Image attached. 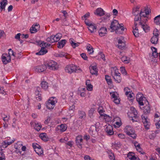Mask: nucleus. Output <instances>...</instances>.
<instances>
[{"label":"nucleus","instance_id":"1","mask_svg":"<svg viewBox=\"0 0 160 160\" xmlns=\"http://www.w3.org/2000/svg\"><path fill=\"white\" fill-rule=\"evenodd\" d=\"M122 25V24H119L117 20H114L112 22L110 26L111 28L112 29L111 32L115 31L117 34L120 33L121 32H119L120 31H123L124 30Z\"/></svg>","mask_w":160,"mask_h":160},{"label":"nucleus","instance_id":"2","mask_svg":"<svg viewBox=\"0 0 160 160\" xmlns=\"http://www.w3.org/2000/svg\"><path fill=\"white\" fill-rule=\"evenodd\" d=\"M124 132L127 135L129 136L130 137L134 139H135L137 137V135L135 133L134 129L130 126L128 125L126 126L124 129Z\"/></svg>","mask_w":160,"mask_h":160},{"label":"nucleus","instance_id":"3","mask_svg":"<svg viewBox=\"0 0 160 160\" xmlns=\"http://www.w3.org/2000/svg\"><path fill=\"white\" fill-rule=\"evenodd\" d=\"M81 69L79 67L73 64H71L67 65L65 68L66 72L71 74L73 72H78Z\"/></svg>","mask_w":160,"mask_h":160},{"label":"nucleus","instance_id":"4","mask_svg":"<svg viewBox=\"0 0 160 160\" xmlns=\"http://www.w3.org/2000/svg\"><path fill=\"white\" fill-rule=\"evenodd\" d=\"M57 102V99L55 97H51L46 102V105L48 109H52L54 108L55 104Z\"/></svg>","mask_w":160,"mask_h":160},{"label":"nucleus","instance_id":"5","mask_svg":"<svg viewBox=\"0 0 160 160\" xmlns=\"http://www.w3.org/2000/svg\"><path fill=\"white\" fill-rule=\"evenodd\" d=\"M136 100L140 106H143L146 104H148V102L146 98L143 97L141 93L137 94L136 95Z\"/></svg>","mask_w":160,"mask_h":160},{"label":"nucleus","instance_id":"6","mask_svg":"<svg viewBox=\"0 0 160 160\" xmlns=\"http://www.w3.org/2000/svg\"><path fill=\"white\" fill-rule=\"evenodd\" d=\"M46 66V68L51 70H56L59 68L57 63L52 60L49 61L47 63Z\"/></svg>","mask_w":160,"mask_h":160},{"label":"nucleus","instance_id":"7","mask_svg":"<svg viewBox=\"0 0 160 160\" xmlns=\"http://www.w3.org/2000/svg\"><path fill=\"white\" fill-rule=\"evenodd\" d=\"M150 12V10L149 9H146L144 10H141L140 13L141 20L143 22L147 21V16L149 14Z\"/></svg>","mask_w":160,"mask_h":160},{"label":"nucleus","instance_id":"8","mask_svg":"<svg viewBox=\"0 0 160 160\" xmlns=\"http://www.w3.org/2000/svg\"><path fill=\"white\" fill-rule=\"evenodd\" d=\"M141 117L142 122L144 125V128L147 130L149 129L151 125L150 119L148 118L147 116L144 115H142Z\"/></svg>","mask_w":160,"mask_h":160},{"label":"nucleus","instance_id":"9","mask_svg":"<svg viewBox=\"0 0 160 160\" xmlns=\"http://www.w3.org/2000/svg\"><path fill=\"white\" fill-rule=\"evenodd\" d=\"M85 22L88 26V30L91 33L94 32L97 29V26L95 24L88 21V20H85Z\"/></svg>","mask_w":160,"mask_h":160},{"label":"nucleus","instance_id":"10","mask_svg":"<svg viewBox=\"0 0 160 160\" xmlns=\"http://www.w3.org/2000/svg\"><path fill=\"white\" fill-rule=\"evenodd\" d=\"M157 31L158 30L157 29H156L154 30L153 32V36L150 39V41L151 43L154 44H157L158 41L159 34L158 32Z\"/></svg>","mask_w":160,"mask_h":160},{"label":"nucleus","instance_id":"11","mask_svg":"<svg viewBox=\"0 0 160 160\" xmlns=\"http://www.w3.org/2000/svg\"><path fill=\"white\" fill-rule=\"evenodd\" d=\"M67 126L65 124L58 125L56 128L55 131L58 133L65 131L67 129Z\"/></svg>","mask_w":160,"mask_h":160},{"label":"nucleus","instance_id":"12","mask_svg":"<svg viewBox=\"0 0 160 160\" xmlns=\"http://www.w3.org/2000/svg\"><path fill=\"white\" fill-rule=\"evenodd\" d=\"M1 58L2 61L4 64H7L11 61V57L7 54H3Z\"/></svg>","mask_w":160,"mask_h":160},{"label":"nucleus","instance_id":"13","mask_svg":"<svg viewBox=\"0 0 160 160\" xmlns=\"http://www.w3.org/2000/svg\"><path fill=\"white\" fill-rule=\"evenodd\" d=\"M76 143L78 147L80 148H82L83 143V138L82 136L78 135L76 138Z\"/></svg>","mask_w":160,"mask_h":160},{"label":"nucleus","instance_id":"14","mask_svg":"<svg viewBox=\"0 0 160 160\" xmlns=\"http://www.w3.org/2000/svg\"><path fill=\"white\" fill-rule=\"evenodd\" d=\"M89 132L92 137H95L97 134V131L96 127L94 125L92 126L90 128Z\"/></svg>","mask_w":160,"mask_h":160},{"label":"nucleus","instance_id":"15","mask_svg":"<svg viewBox=\"0 0 160 160\" xmlns=\"http://www.w3.org/2000/svg\"><path fill=\"white\" fill-rule=\"evenodd\" d=\"M112 149L116 150L120 148L121 147V143L118 141H115L112 143Z\"/></svg>","mask_w":160,"mask_h":160},{"label":"nucleus","instance_id":"16","mask_svg":"<svg viewBox=\"0 0 160 160\" xmlns=\"http://www.w3.org/2000/svg\"><path fill=\"white\" fill-rule=\"evenodd\" d=\"M99 35L100 37L105 36L107 33V29L104 27H102L98 31Z\"/></svg>","mask_w":160,"mask_h":160},{"label":"nucleus","instance_id":"17","mask_svg":"<svg viewBox=\"0 0 160 160\" xmlns=\"http://www.w3.org/2000/svg\"><path fill=\"white\" fill-rule=\"evenodd\" d=\"M127 157L130 160H140L137 156L132 152H129L127 155Z\"/></svg>","mask_w":160,"mask_h":160},{"label":"nucleus","instance_id":"18","mask_svg":"<svg viewBox=\"0 0 160 160\" xmlns=\"http://www.w3.org/2000/svg\"><path fill=\"white\" fill-rule=\"evenodd\" d=\"M89 68L90 72L92 74L98 75V71L96 66H91Z\"/></svg>","mask_w":160,"mask_h":160},{"label":"nucleus","instance_id":"19","mask_svg":"<svg viewBox=\"0 0 160 160\" xmlns=\"http://www.w3.org/2000/svg\"><path fill=\"white\" fill-rule=\"evenodd\" d=\"M15 140L14 138H13V139H12L11 141H8L6 140L2 143L1 145L3 148H6L8 146L13 143Z\"/></svg>","mask_w":160,"mask_h":160},{"label":"nucleus","instance_id":"20","mask_svg":"<svg viewBox=\"0 0 160 160\" xmlns=\"http://www.w3.org/2000/svg\"><path fill=\"white\" fill-rule=\"evenodd\" d=\"M46 68V65H42L36 67L35 68V71L39 72H42L45 70Z\"/></svg>","mask_w":160,"mask_h":160},{"label":"nucleus","instance_id":"21","mask_svg":"<svg viewBox=\"0 0 160 160\" xmlns=\"http://www.w3.org/2000/svg\"><path fill=\"white\" fill-rule=\"evenodd\" d=\"M111 74L112 77L121 75L119 72L118 70L115 67H112L111 68Z\"/></svg>","mask_w":160,"mask_h":160},{"label":"nucleus","instance_id":"22","mask_svg":"<svg viewBox=\"0 0 160 160\" xmlns=\"http://www.w3.org/2000/svg\"><path fill=\"white\" fill-rule=\"evenodd\" d=\"M138 23H135V25L133 27V33L134 36L136 38L138 37L139 35L138 28L137 27Z\"/></svg>","mask_w":160,"mask_h":160},{"label":"nucleus","instance_id":"23","mask_svg":"<svg viewBox=\"0 0 160 160\" xmlns=\"http://www.w3.org/2000/svg\"><path fill=\"white\" fill-rule=\"evenodd\" d=\"M105 131L109 135H111L113 134V128L111 125H108L105 129Z\"/></svg>","mask_w":160,"mask_h":160},{"label":"nucleus","instance_id":"24","mask_svg":"<svg viewBox=\"0 0 160 160\" xmlns=\"http://www.w3.org/2000/svg\"><path fill=\"white\" fill-rule=\"evenodd\" d=\"M106 152L108 154L109 158L110 160H116L114 154L111 150L107 149Z\"/></svg>","mask_w":160,"mask_h":160},{"label":"nucleus","instance_id":"25","mask_svg":"<svg viewBox=\"0 0 160 160\" xmlns=\"http://www.w3.org/2000/svg\"><path fill=\"white\" fill-rule=\"evenodd\" d=\"M146 22H143L141 20V22H139V25L145 32H147L149 30L148 28L147 27V26L145 24Z\"/></svg>","mask_w":160,"mask_h":160},{"label":"nucleus","instance_id":"26","mask_svg":"<svg viewBox=\"0 0 160 160\" xmlns=\"http://www.w3.org/2000/svg\"><path fill=\"white\" fill-rule=\"evenodd\" d=\"M145 106L143 107L142 110L145 114H147L149 113L150 112V108L149 103L146 104Z\"/></svg>","mask_w":160,"mask_h":160},{"label":"nucleus","instance_id":"27","mask_svg":"<svg viewBox=\"0 0 160 160\" xmlns=\"http://www.w3.org/2000/svg\"><path fill=\"white\" fill-rule=\"evenodd\" d=\"M133 144L135 146L137 150L139 152H141L142 154V149L140 145L138 143V142L137 141L134 142H133Z\"/></svg>","mask_w":160,"mask_h":160},{"label":"nucleus","instance_id":"28","mask_svg":"<svg viewBox=\"0 0 160 160\" xmlns=\"http://www.w3.org/2000/svg\"><path fill=\"white\" fill-rule=\"evenodd\" d=\"M40 26L39 24H36L34 27L33 26L30 29V31L31 33H35L37 32L39 29Z\"/></svg>","mask_w":160,"mask_h":160},{"label":"nucleus","instance_id":"29","mask_svg":"<svg viewBox=\"0 0 160 160\" xmlns=\"http://www.w3.org/2000/svg\"><path fill=\"white\" fill-rule=\"evenodd\" d=\"M94 13L95 14L100 16H102L104 14V11L101 8H97L94 12Z\"/></svg>","mask_w":160,"mask_h":160},{"label":"nucleus","instance_id":"30","mask_svg":"<svg viewBox=\"0 0 160 160\" xmlns=\"http://www.w3.org/2000/svg\"><path fill=\"white\" fill-rule=\"evenodd\" d=\"M8 1L7 0H2L0 2V9L1 10L5 11V7L8 4Z\"/></svg>","mask_w":160,"mask_h":160},{"label":"nucleus","instance_id":"31","mask_svg":"<svg viewBox=\"0 0 160 160\" xmlns=\"http://www.w3.org/2000/svg\"><path fill=\"white\" fill-rule=\"evenodd\" d=\"M39 137L42 140L45 142L47 141L49 139L47 135L45 133H42L39 135Z\"/></svg>","mask_w":160,"mask_h":160},{"label":"nucleus","instance_id":"32","mask_svg":"<svg viewBox=\"0 0 160 160\" xmlns=\"http://www.w3.org/2000/svg\"><path fill=\"white\" fill-rule=\"evenodd\" d=\"M78 117L79 119H84L86 117V113L82 111L79 110Z\"/></svg>","mask_w":160,"mask_h":160},{"label":"nucleus","instance_id":"33","mask_svg":"<svg viewBox=\"0 0 160 160\" xmlns=\"http://www.w3.org/2000/svg\"><path fill=\"white\" fill-rule=\"evenodd\" d=\"M47 52V50L44 47H43L41 48L39 52H36V54L38 55H42L46 54Z\"/></svg>","mask_w":160,"mask_h":160},{"label":"nucleus","instance_id":"34","mask_svg":"<svg viewBox=\"0 0 160 160\" xmlns=\"http://www.w3.org/2000/svg\"><path fill=\"white\" fill-rule=\"evenodd\" d=\"M57 56L61 58L65 57L67 59H69L70 58V56L69 55L64 52H59L57 54Z\"/></svg>","mask_w":160,"mask_h":160},{"label":"nucleus","instance_id":"35","mask_svg":"<svg viewBox=\"0 0 160 160\" xmlns=\"http://www.w3.org/2000/svg\"><path fill=\"white\" fill-rule=\"evenodd\" d=\"M36 43L37 45H40L41 48L44 47L45 48L47 47V46L48 45V43L41 41H37L36 42Z\"/></svg>","mask_w":160,"mask_h":160},{"label":"nucleus","instance_id":"36","mask_svg":"<svg viewBox=\"0 0 160 160\" xmlns=\"http://www.w3.org/2000/svg\"><path fill=\"white\" fill-rule=\"evenodd\" d=\"M98 112L100 115V117L102 118L103 116L105 114L104 113L105 112L104 108L102 106H99L98 108Z\"/></svg>","mask_w":160,"mask_h":160},{"label":"nucleus","instance_id":"37","mask_svg":"<svg viewBox=\"0 0 160 160\" xmlns=\"http://www.w3.org/2000/svg\"><path fill=\"white\" fill-rule=\"evenodd\" d=\"M140 11L139 8L137 7L133 9L132 13L134 16L140 15Z\"/></svg>","mask_w":160,"mask_h":160},{"label":"nucleus","instance_id":"38","mask_svg":"<svg viewBox=\"0 0 160 160\" xmlns=\"http://www.w3.org/2000/svg\"><path fill=\"white\" fill-rule=\"evenodd\" d=\"M86 49L88 51V53L89 54H92L94 51L92 46L90 44H88L86 47Z\"/></svg>","mask_w":160,"mask_h":160},{"label":"nucleus","instance_id":"39","mask_svg":"<svg viewBox=\"0 0 160 160\" xmlns=\"http://www.w3.org/2000/svg\"><path fill=\"white\" fill-rule=\"evenodd\" d=\"M66 42V40L64 39L61 40L60 42H59L58 44V48H62Z\"/></svg>","mask_w":160,"mask_h":160},{"label":"nucleus","instance_id":"40","mask_svg":"<svg viewBox=\"0 0 160 160\" xmlns=\"http://www.w3.org/2000/svg\"><path fill=\"white\" fill-rule=\"evenodd\" d=\"M74 40L73 38H71L69 39V42L73 48H75L76 47H78L79 46V43L78 42L75 43L74 42Z\"/></svg>","mask_w":160,"mask_h":160},{"label":"nucleus","instance_id":"41","mask_svg":"<svg viewBox=\"0 0 160 160\" xmlns=\"http://www.w3.org/2000/svg\"><path fill=\"white\" fill-rule=\"evenodd\" d=\"M151 48L152 52V56L155 58H157L158 56V53L157 52V48L154 47H152Z\"/></svg>","mask_w":160,"mask_h":160},{"label":"nucleus","instance_id":"42","mask_svg":"<svg viewBox=\"0 0 160 160\" xmlns=\"http://www.w3.org/2000/svg\"><path fill=\"white\" fill-rule=\"evenodd\" d=\"M154 22L157 25L160 24V14L154 18Z\"/></svg>","mask_w":160,"mask_h":160},{"label":"nucleus","instance_id":"43","mask_svg":"<svg viewBox=\"0 0 160 160\" xmlns=\"http://www.w3.org/2000/svg\"><path fill=\"white\" fill-rule=\"evenodd\" d=\"M42 128V126L41 124L38 122H35L34 128L37 131H39Z\"/></svg>","mask_w":160,"mask_h":160},{"label":"nucleus","instance_id":"44","mask_svg":"<svg viewBox=\"0 0 160 160\" xmlns=\"http://www.w3.org/2000/svg\"><path fill=\"white\" fill-rule=\"evenodd\" d=\"M87 92V90L85 88H81L80 91V95L82 97H85L86 95V92Z\"/></svg>","mask_w":160,"mask_h":160},{"label":"nucleus","instance_id":"45","mask_svg":"<svg viewBox=\"0 0 160 160\" xmlns=\"http://www.w3.org/2000/svg\"><path fill=\"white\" fill-rule=\"evenodd\" d=\"M46 40L47 42L51 43H52L56 42L54 39V35H52L50 37H48L47 38Z\"/></svg>","mask_w":160,"mask_h":160},{"label":"nucleus","instance_id":"46","mask_svg":"<svg viewBox=\"0 0 160 160\" xmlns=\"http://www.w3.org/2000/svg\"><path fill=\"white\" fill-rule=\"evenodd\" d=\"M118 47L120 49H122V48L125 46V43L121 39H119L118 40Z\"/></svg>","mask_w":160,"mask_h":160},{"label":"nucleus","instance_id":"47","mask_svg":"<svg viewBox=\"0 0 160 160\" xmlns=\"http://www.w3.org/2000/svg\"><path fill=\"white\" fill-rule=\"evenodd\" d=\"M42 88L45 90H47L48 87V84L46 81H42L41 82Z\"/></svg>","mask_w":160,"mask_h":160},{"label":"nucleus","instance_id":"48","mask_svg":"<svg viewBox=\"0 0 160 160\" xmlns=\"http://www.w3.org/2000/svg\"><path fill=\"white\" fill-rule=\"evenodd\" d=\"M105 79L108 85H110L112 83V80L110 76L108 75H106L105 76Z\"/></svg>","mask_w":160,"mask_h":160},{"label":"nucleus","instance_id":"49","mask_svg":"<svg viewBox=\"0 0 160 160\" xmlns=\"http://www.w3.org/2000/svg\"><path fill=\"white\" fill-rule=\"evenodd\" d=\"M22 142L21 141H18L14 145V147L16 149H20L21 147L22 146Z\"/></svg>","mask_w":160,"mask_h":160},{"label":"nucleus","instance_id":"50","mask_svg":"<svg viewBox=\"0 0 160 160\" xmlns=\"http://www.w3.org/2000/svg\"><path fill=\"white\" fill-rule=\"evenodd\" d=\"M122 61L125 63H128L130 62L129 58L126 57V56L122 57L121 58Z\"/></svg>","mask_w":160,"mask_h":160},{"label":"nucleus","instance_id":"51","mask_svg":"<svg viewBox=\"0 0 160 160\" xmlns=\"http://www.w3.org/2000/svg\"><path fill=\"white\" fill-rule=\"evenodd\" d=\"M113 78L114 79L115 81L117 82L120 83L121 82L122 78L120 76V75L114 76L113 77Z\"/></svg>","mask_w":160,"mask_h":160},{"label":"nucleus","instance_id":"52","mask_svg":"<svg viewBox=\"0 0 160 160\" xmlns=\"http://www.w3.org/2000/svg\"><path fill=\"white\" fill-rule=\"evenodd\" d=\"M35 151L36 153H37L38 155H41L43 154V152L42 150L41 147L40 148H38Z\"/></svg>","mask_w":160,"mask_h":160},{"label":"nucleus","instance_id":"53","mask_svg":"<svg viewBox=\"0 0 160 160\" xmlns=\"http://www.w3.org/2000/svg\"><path fill=\"white\" fill-rule=\"evenodd\" d=\"M102 118H103L106 122H109L111 120V118L106 114L104 115Z\"/></svg>","mask_w":160,"mask_h":160},{"label":"nucleus","instance_id":"54","mask_svg":"<svg viewBox=\"0 0 160 160\" xmlns=\"http://www.w3.org/2000/svg\"><path fill=\"white\" fill-rule=\"evenodd\" d=\"M62 37V35L61 33H58L56 35H54V39L56 42L58 41Z\"/></svg>","mask_w":160,"mask_h":160},{"label":"nucleus","instance_id":"55","mask_svg":"<svg viewBox=\"0 0 160 160\" xmlns=\"http://www.w3.org/2000/svg\"><path fill=\"white\" fill-rule=\"evenodd\" d=\"M131 110L133 115L135 117H136L137 116L138 114L137 111L136 109L133 107H132L131 108Z\"/></svg>","mask_w":160,"mask_h":160},{"label":"nucleus","instance_id":"56","mask_svg":"<svg viewBox=\"0 0 160 160\" xmlns=\"http://www.w3.org/2000/svg\"><path fill=\"white\" fill-rule=\"evenodd\" d=\"M110 94L112 97L114 99L118 98V94L116 92H110Z\"/></svg>","mask_w":160,"mask_h":160},{"label":"nucleus","instance_id":"57","mask_svg":"<svg viewBox=\"0 0 160 160\" xmlns=\"http://www.w3.org/2000/svg\"><path fill=\"white\" fill-rule=\"evenodd\" d=\"M135 18H134V25H135V23H137V22L139 21V22H141L140 17L139 15H135Z\"/></svg>","mask_w":160,"mask_h":160},{"label":"nucleus","instance_id":"58","mask_svg":"<svg viewBox=\"0 0 160 160\" xmlns=\"http://www.w3.org/2000/svg\"><path fill=\"white\" fill-rule=\"evenodd\" d=\"M160 119V116L159 113H155L154 115V121H158Z\"/></svg>","mask_w":160,"mask_h":160},{"label":"nucleus","instance_id":"59","mask_svg":"<svg viewBox=\"0 0 160 160\" xmlns=\"http://www.w3.org/2000/svg\"><path fill=\"white\" fill-rule=\"evenodd\" d=\"M124 91L126 95H128V93H130L131 92V90L128 87L125 88H124Z\"/></svg>","mask_w":160,"mask_h":160},{"label":"nucleus","instance_id":"60","mask_svg":"<svg viewBox=\"0 0 160 160\" xmlns=\"http://www.w3.org/2000/svg\"><path fill=\"white\" fill-rule=\"evenodd\" d=\"M32 147L34 149V151H35L38 148H40L41 146L37 143H33L32 144Z\"/></svg>","mask_w":160,"mask_h":160},{"label":"nucleus","instance_id":"61","mask_svg":"<svg viewBox=\"0 0 160 160\" xmlns=\"http://www.w3.org/2000/svg\"><path fill=\"white\" fill-rule=\"evenodd\" d=\"M90 16V14L89 12L85 14L82 17V19L83 20H88L87 19V18H88Z\"/></svg>","mask_w":160,"mask_h":160},{"label":"nucleus","instance_id":"62","mask_svg":"<svg viewBox=\"0 0 160 160\" xmlns=\"http://www.w3.org/2000/svg\"><path fill=\"white\" fill-rule=\"evenodd\" d=\"M87 91H92L93 89V86L91 84H90L89 85L86 86Z\"/></svg>","mask_w":160,"mask_h":160},{"label":"nucleus","instance_id":"63","mask_svg":"<svg viewBox=\"0 0 160 160\" xmlns=\"http://www.w3.org/2000/svg\"><path fill=\"white\" fill-rule=\"evenodd\" d=\"M0 160H5V155L2 152H0Z\"/></svg>","mask_w":160,"mask_h":160},{"label":"nucleus","instance_id":"64","mask_svg":"<svg viewBox=\"0 0 160 160\" xmlns=\"http://www.w3.org/2000/svg\"><path fill=\"white\" fill-rule=\"evenodd\" d=\"M120 70L122 73L124 75H126L127 74V72L124 67H121L120 68Z\"/></svg>","mask_w":160,"mask_h":160}]
</instances>
